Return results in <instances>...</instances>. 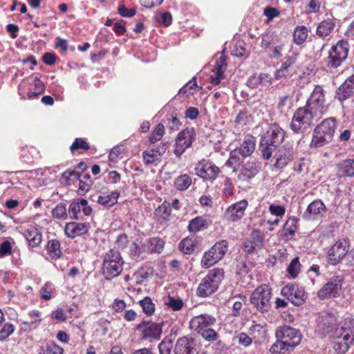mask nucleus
Returning <instances> with one entry per match:
<instances>
[{"label":"nucleus","mask_w":354,"mask_h":354,"mask_svg":"<svg viewBox=\"0 0 354 354\" xmlns=\"http://www.w3.org/2000/svg\"><path fill=\"white\" fill-rule=\"evenodd\" d=\"M227 242L222 241L214 244L209 250L210 253L218 259H222L227 250Z\"/></svg>","instance_id":"obj_42"},{"label":"nucleus","mask_w":354,"mask_h":354,"mask_svg":"<svg viewBox=\"0 0 354 354\" xmlns=\"http://www.w3.org/2000/svg\"><path fill=\"white\" fill-rule=\"evenodd\" d=\"M24 235L32 248L38 246L41 242V234L35 227L26 229Z\"/></svg>","instance_id":"obj_34"},{"label":"nucleus","mask_w":354,"mask_h":354,"mask_svg":"<svg viewBox=\"0 0 354 354\" xmlns=\"http://www.w3.org/2000/svg\"><path fill=\"white\" fill-rule=\"evenodd\" d=\"M260 169V163L258 161H248L241 169L239 178L242 180H248L253 178L259 171Z\"/></svg>","instance_id":"obj_25"},{"label":"nucleus","mask_w":354,"mask_h":354,"mask_svg":"<svg viewBox=\"0 0 354 354\" xmlns=\"http://www.w3.org/2000/svg\"><path fill=\"white\" fill-rule=\"evenodd\" d=\"M141 244H138L137 243H133L130 246V255L131 259L134 260H137L140 255L145 252L144 250H142L143 248V243H140Z\"/></svg>","instance_id":"obj_58"},{"label":"nucleus","mask_w":354,"mask_h":354,"mask_svg":"<svg viewBox=\"0 0 354 354\" xmlns=\"http://www.w3.org/2000/svg\"><path fill=\"white\" fill-rule=\"evenodd\" d=\"M195 140V131L194 128H187L180 131L176 139L174 153L180 156L189 148Z\"/></svg>","instance_id":"obj_15"},{"label":"nucleus","mask_w":354,"mask_h":354,"mask_svg":"<svg viewBox=\"0 0 354 354\" xmlns=\"http://www.w3.org/2000/svg\"><path fill=\"white\" fill-rule=\"evenodd\" d=\"M320 119L318 116H315L306 106L298 109L294 113L290 127L291 129L297 133H304L313 124L314 120Z\"/></svg>","instance_id":"obj_6"},{"label":"nucleus","mask_w":354,"mask_h":354,"mask_svg":"<svg viewBox=\"0 0 354 354\" xmlns=\"http://www.w3.org/2000/svg\"><path fill=\"white\" fill-rule=\"evenodd\" d=\"M171 203L168 201L158 206L155 211V217L160 223H165L169 221L171 215Z\"/></svg>","instance_id":"obj_33"},{"label":"nucleus","mask_w":354,"mask_h":354,"mask_svg":"<svg viewBox=\"0 0 354 354\" xmlns=\"http://www.w3.org/2000/svg\"><path fill=\"white\" fill-rule=\"evenodd\" d=\"M271 289L267 285L257 287L250 297L251 303L261 312L268 311L270 307Z\"/></svg>","instance_id":"obj_9"},{"label":"nucleus","mask_w":354,"mask_h":354,"mask_svg":"<svg viewBox=\"0 0 354 354\" xmlns=\"http://www.w3.org/2000/svg\"><path fill=\"white\" fill-rule=\"evenodd\" d=\"M54 218L64 220L68 216V213L65 205L60 204L54 208L52 211Z\"/></svg>","instance_id":"obj_55"},{"label":"nucleus","mask_w":354,"mask_h":354,"mask_svg":"<svg viewBox=\"0 0 354 354\" xmlns=\"http://www.w3.org/2000/svg\"><path fill=\"white\" fill-rule=\"evenodd\" d=\"M160 354H170L172 343L170 340L163 339L158 346Z\"/></svg>","instance_id":"obj_63"},{"label":"nucleus","mask_w":354,"mask_h":354,"mask_svg":"<svg viewBox=\"0 0 354 354\" xmlns=\"http://www.w3.org/2000/svg\"><path fill=\"white\" fill-rule=\"evenodd\" d=\"M301 264L299 261V258L295 257L292 259L287 268V272L292 277L295 278L300 271Z\"/></svg>","instance_id":"obj_54"},{"label":"nucleus","mask_w":354,"mask_h":354,"mask_svg":"<svg viewBox=\"0 0 354 354\" xmlns=\"http://www.w3.org/2000/svg\"><path fill=\"white\" fill-rule=\"evenodd\" d=\"M220 259L218 257L214 256L210 251L206 252L201 260V265L203 268H208L218 262Z\"/></svg>","instance_id":"obj_50"},{"label":"nucleus","mask_w":354,"mask_h":354,"mask_svg":"<svg viewBox=\"0 0 354 354\" xmlns=\"http://www.w3.org/2000/svg\"><path fill=\"white\" fill-rule=\"evenodd\" d=\"M79 149L87 150L89 149V145L85 140L81 138H76L73 145L71 146L70 149L72 152H73L75 150Z\"/></svg>","instance_id":"obj_61"},{"label":"nucleus","mask_w":354,"mask_h":354,"mask_svg":"<svg viewBox=\"0 0 354 354\" xmlns=\"http://www.w3.org/2000/svg\"><path fill=\"white\" fill-rule=\"evenodd\" d=\"M34 90H29L27 95L29 99L37 97L45 91V86L38 77L34 78Z\"/></svg>","instance_id":"obj_43"},{"label":"nucleus","mask_w":354,"mask_h":354,"mask_svg":"<svg viewBox=\"0 0 354 354\" xmlns=\"http://www.w3.org/2000/svg\"><path fill=\"white\" fill-rule=\"evenodd\" d=\"M80 177V174L79 172L71 169L64 171L62 175V179L64 180V182L67 184H69L71 180L79 179Z\"/></svg>","instance_id":"obj_59"},{"label":"nucleus","mask_w":354,"mask_h":354,"mask_svg":"<svg viewBox=\"0 0 354 354\" xmlns=\"http://www.w3.org/2000/svg\"><path fill=\"white\" fill-rule=\"evenodd\" d=\"M276 339H281L290 344L295 348L301 342V334L299 330L287 325H283L277 328L275 330Z\"/></svg>","instance_id":"obj_10"},{"label":"nucleus","mask_w":354,"mask_h":354,"mask_svg":"<svg viewBox=\"0 0 354 354\" xmlns=\"http://www.w3.org/2000/svg\"><path fill=\"white\" fill-rule=\"evenodd\" d=\"M337 124L335 118L331 117L324 120L314 129L310 147L317 148L330 142L333 138Z\"/></svg>","instance_id":"obj_3"},{"label":"nucleus","mask_w":354,"mask_h":354,"mask_svg":"<svg viewBox=\"0 0 354 354\" xmlns=\"http://www.w3.org/2000/svg\"><path fill=\"white\" fill-rule=\"evenodd\" d=\"M197 86L196 79L193 77L189 82L186 84L179 91L180 94H192V90Z\"/></svg>","instance_id":"obj_62"},{"label":"nucleus","mask_w":354,"mask_h":354,"mask_svg":"<svg viewBox=\"0 0 354 354\" xmlns=\"http://www.w3.org/2000/svg\"><path fill=\"white\" fill-rule=\"evenodd\" d=\"M227 63L223 55H221L219 59L216 62L214 69L212 70V74L210 75V81L212 84L218 85L221 80L223 79V73L225 70Z\"/></svg>","instance_id":"obj_27"},{"label":"nucleus","mask_w":354,"mask_h":354,"mask_svg":"<svg viewBox=\"0 0 354 354\" xmlns=\"http://www.w3.org/2000/svg\"><path fill=\"white\" fill-rule=\"evenodd\" d=\"M285 131L277 124H271L260 138L259 150L265 160H269L273 152L283 142Z\"/></svg>","instance_id":"obj_1"},{"label":"nucleus","mask_w":354,"mask_h":354,"mask_svg":"<svg viewBox=\"0 0 354 354\" xmlns=\"http://www.w3.org/2000/svg\"><path fill=\"white\" fill-rule=\"evenodd\" d=\"M349 241L347 239L337 241L328 252V261L335 266L338 264L349 250Z\"/></svg>","instance_id":"obj_13"},{"label":"nucleus","mask_w":354,"mask_h":354,"mask_svg":"<svg viewBox=\"0 0 354 354\" xmlns=\"http://www.w3.org/2000/svg\"><path fill=\"white\" fill-rule=\"evenodd\" d=\"M14 331V326L11 324L6 323L0 330V340H4Z\"/></svg>","instance_id":"obj_60"},{"label":"nucleus","mask_w":354,"mask_h":354,"mask_svg":"<svg viewBox=\"0 0 354 354\" xmlns=\"http://www.w3.org/2000/svg\"><path fill=\"white\" fill-rule=\"evenodd\" d=\"M297 55L288 57L286 60L282 63L281 67L276 71L274 77L277 80H281L287 77L291 73V67L297 60Z\"/></svg>","instance_id":"obj_32"},{"label":"nucleus","mask_w":354,"mask_h":354,"mask_svg":"<svg viewBox=\"0 0 354 354\" xmlns=\"http://www.w3.org/2000/svg\"><path fill=\"white\" fill-rule=\"evenodd\" d=\"M206 225V221L203 218L197 217L190 221L188 230L192 232H197L205 228Z\"/></svg>","instance_id":"obj_48"},{"label":"nucleus","mask_w":354,"mask_h":354,"mask_svg":"<svg viewBox=\"0 0 354 354\" xmlns=\"http://www.w3.org/2000/svg\"><path fill=\"white\" fill-rule=\"evenodd\" d=\"M89 228V223L71 222L66 225L64 232L68 237L73 239L86 234Z\"/></svg>","instance_id":"obj_19"},{"label":"nucleus","mask_w":354,"mask_h":354,"mask_svg":"<svg viewBox=\"0 0 354 354\" xmlns=\"http://www.w3.org/2000/svg\"><path fill=\"white\" fill-rule=\"evenodd\" d=\"M140 304L143 311L147 315H151L154 313L155 305L149 297H145L142 300L140 301Z\"/></svg>","instance_id":"obj_52"},{"label":"nucleus","mask_w":354,"mask_h":354,"mask_svg":"<svg viewBox=\"0 0 354 354\" xmlns=\"http://www.w3.org/2000/svg\"><path fill=\"white\" fill-rule=\"evenodd\" d=\"M277 41V37L273 33H266L263 35L261 46L263 48H268Z\"/></svg>","instance_id":"obj_56"},{"label":"nucleus","mask_w":354,"mask_h":354,"mask_svg":"<svg viewBox=\"0 0 354 354\" xmlns=\"http://www.w3.org/2000/svg\"><path fill=\"white\" fill-rule=\"evenodd\" d=\"M308 211L310 214H322L326 211L325 205L322 203V201H313L308 207Z\"/></svg>","instance_id":"obj_51"},{"label":"nucleus","mask_w":354,"mask_h":354,"mask_svg":"<svg viewBox=\"0 0 354 354\" xmlns=\"http://www.w3.org/2000/svg\"><path fill=\"white\" fill-rule=\"evenodd\" d=\"M354 342V319L346 318L335 330L334 349L337 354L345 353Z\"/></svg>","instance_id":"obj_2"},{"label":"nucleus","mask_w":354,"mask_h":354,"mask_svg":"<svg viewBox=\"0 0 354 354\" xmlns=\"http://www.w3.org/2000/svg\"><path fill=\"white\" fill-rule=\"evenodd\" d=\"M262 246L263 236L259 230L253 231L244 243V248L247 252H254L261 249Z\"/></svg>","instance_id":"obj_24"},{"label":"nucleus","mask_w":354,"mask_h":354,"mask_svg":"<svg viewBox=\"0 0 354 354\" xmlns=\"http://www.w3.org/2000/svg\"><path fill=\"white\" fill-rule=\"evenodd\" d=\"M195 248V241L189 237L184 239L179 244V249L185 254L192 253L194 251Z\"/></svg>","instance_id":"obj_44"},{"label":"nucleus","mask_w":354,"mask_h":354,"mask_svg":"<svg viewBox=\"0 0 354 354\" xmlns=\"http://www.w3.org/2000/svg\"><path fill=\"white\" fill-rule=\"evenodd\" d=\"M47 250L52 259H59L62 254L59 241L55 239L50 240L47 245Z\"/></svg>","instance_id":"obj_41"},{"label":"nucleus","mask_w":354,"mask_h":354,"mask_svg":"<svg viewBox=\"0 0 354 354\" xmlns=\"http://www.w3.org/2000/svg\"><path fill=\"white\" fill-rule=\"evenodd\" d=\"M294 349L290 344L283 342L281 339H277L271 346L270 352L272 354H289Z\"/></svg>","instance_id":"obj_36"},{"label":"nucleus","mask_w":354,"mask_h":354,"mask_svg":"<svg viewBox=\"0 0 354 354\" xmlns=\"http://www.w3.org/2000/svg\"><path fill=\"white\" fill-rule=\"evenodd\" d=\"M165 134V127L161 123L157 124L151 134L149 137V141L153 144L161 140Z\"/></svg>","instance_id":"obj_49"},{"label":"nucleus","mask_w":354,"mask_h":354,"mask_svg":"<svg viewBox=\"0 0 354 354\" xmlns=\"http://www.w3.org/2000/svg\"><path fill=\"white\" fill-rule=\"evenodd\" d=\"M165 304L175 311L180 310L183 306V302L180 299H176L171 296H169Z\"/></svg>","instance_id":"obj_57"},{"label":"nucleus","mask_w":354,"mask_h":354,"mask_svg":"<svg viewBox=\"0 0 354 354\" xmlns=\"http://www.w3.org/2000/svg\"><path fill=\"white\" fill-rule=\"evenodd\" d=\"M195 174L205 180L214 181L220 173L219 168L209 160L202 159L196 163Z\"/></svg>","instance_id":"obj_11"},{"label":"nucleus","mask_w":354,"mask_h":354,"mask_svg":"<svg viewBox=\"0 0 354 354\" xmlns=\"http://www.w3.org/2000/svg\"><path fill=\"white\" fill-rule=\"evenodd\" d=\"M297 223L298 219L296 217H290L280 232L281 237L286 241L291 239L297 229Z\"/></svg>","instance_id":"obj_30"},{"label":"nucleus","mask_w":354,"mask_h":354,"mask_svg":"<svg viewBox=\"0 0 354 354\" xmlns=\"http://www.w3.org/2000/svg\"><path fill=\"white\" fill-rule=\"evenodd\" d=\"M349 45L345 40L339 41L334 45L326 59L328 67L336 68L347 58Z\"/></svg>","instance_id":"obj_8"},{"label":"nucleus","mask_w":354,"mask_h":354,"mask_svg":"<svg viewBox=\"0 0 354 354\" xmlns=\"http://www.w3.org/2000/svg\"><path fill=\"white\" fill-rule=\"evenodd\" d=\"M291 104V96L288 95L281 96L277 104V109L281 113H283L290 108Z\"/></svg>","instance_id":"obj_53"},{"label":"nucleus","mask_w":354,"mask_h":354,"mask_svg":"<svg viewBox=\"0 0 354 354\" xmlns=\"http://www.w3.org/2000/svg\"><path fill=\"white\" fill-rule=\"evenodd\" d=\"M272 83V77L268 73L254 74L249 77L247 85L252 88H259L261 90L267 89Z\"/></svg>","instance_id":"obj_17"},{"label":"nucleus","mask_w":354,"mask_h":354,"mask_svg":"<svg viewBox=\"0 0 354 354\" xmlns=\"http://www.w3.org/2000/svg\"><path fill=\"white\" fill-rule=\"evenodd\" d=\"M165 245L164 241L159 237H153L146 239L143 242L142 250L149 253H160Z\"/></svg>","instance_id":"obj_31"},{"label":"nucleus","mask_w":354,"mask_h":354,"mask_svg":"<svg viewBox=\"0 0 354 354\" xmlns=\"http://www.w3.org/2000/svg\"><path fill=\"white\" fill-rule=\"evenodd\" d=\"M200 334L205 340L207 341L216 340L218 337V334L215 332V330L210 328L204 329Z\"/></svg>","instance_id":"obj_64"},{"label":"nucleus","mask_w":354,"mask_h":354,"mask_svg":"<svg viewBox=\"0 0 354 354\" xmlns=\"http://www.w3.org/2000/svg\"><path fill=\"white\" fill-rule=\"evenodd\" d=\"M256 147V138L252 136H246L239 148L235 149L239 151L242 158L250 156Z\"/></svg>","instance_id":"obj_29"},{"label":"nucleus","mask_w":354,"mask_h":354,"mask_svg":"<svg viewBox=\"0 0 354 354\" xmlns=\"http://www.w3.org/2000/svg\"><path fill=\"white\" fill-rule=\"evenodd\" d=\"M335 28V23L330 20H324L317 27L316 34L319 37L324 38L333 32Z\"/></svg>","instance_id":"obj_38"},{"label":"nucleus","mask_w":354,"mask_h":354,"mask_svg":"<svg viewBox=\"0 0 354 354\" xmlns=\"http://www.w3.org/2000/svg\"><path fill=\"white\" fill-rule=\"evenodd\" d=\"M292 151V149H281L278 151L275 155L276 162L274 166L278 168H283L291 160Z\"/></svg>","instance_id":"obj_35"},{"label":"nucleus","mask_w":354,"mask_h":354,"mask_svg":"<svg viewBox=\"0 0 354 354\" xmlns=\"http://www.w3.org/2000/svg\"><path fill=\"white\" fill-rule=\"evenodd\" d=\"M78 180L80 183L77 193L80 196H84L86 192H88L91 185L90 176L85 174L82 176V178H80Z\"/></svg>","instance_id":"obj_45"},{"label":"nucleus","mask_w":354,"mask_h":354,"mask_svg":"<svg viewBox=\"0 0 354 354\" xmlns=\"http://www.w3.org/2000/svg\"><path fill=\"white\" fill-rule=\"evenodd\" d=\"M70 212L74 218L78 219L91 213L92 209L88 206L87 201H74L70 205Z\"/></svg>","instance_id":"obj_21"},{"label":"nucleus","mask_w":354,"mask_h":354,"mask_svg":"<svg viewBox=\"0 0 354 354\" xmlns=\"http://www.w3.org/2000/svg\"><path fill=\"white\" fill-rule=\"evenodd\" d=\"M215 322L214 317L207 315H200L193 317L189 325L192 330L200 334L204 329H207Z\"/></svg>","instance_id":"obj_16"},{"label":"nucleus","mask_w":354,"mask_h":354,"mask_svg":"<svg viewBox=\"0 0 354 354\" xmlns=\"http://www.w3.org/2000/svg\"><path fill=\"white\" fill-rule=\"evenodd\" d=\"M123 260L116 250H110L104 257L102 274L106 279L111 280L122 271Z\"/></svg>","instance_id":"obj_5"},{"label":"nucleus","mask_w":354,"mask_h":354,"mask_svg":"<svg viewBox=\"0 0 354 354\" xmlns=\"http://www.w3.org/2000/svg\"><path fill=\"white\" fill-rule=\"evenodd\" d=\"M341 280L336 277L333 280L328 281L319 292L318 297L320 299L335 297L338 290L341 288Z\"/></svg>","instance_id":"obj_23"},{"label":"nucleus","mask_w":354,"mask_h":354,"mask_svg":"<svg viewBox=\"0 0 354 354\" xmlns=\"http://www.w3.org/2000/svg\"><path fill=\"white\" fill-rule=\"evenodd\" d=\"M200 346L196 340L191 336H183L178 338L175 344V354H198Z\"/></svg>","instance_id":"obj_14"},{"label":"nucleus","mask_w":354,"mask_h":354,"mask_svg":"<svg viewBox=\"0 0 354 354\" xmlns=\"http://www.w3.org/2000/svg\"><path fill=\"white\" fill-rule=\"evenodd\" d=\"M283 296L296 306H300L304 301V292L295 286H286L281 289Z\"/></svg>","instance_id":"obj_18"},{"label":"nucleus","mask_w":354,"mask_h":354,"mask_svg":"<svg viewBox=\"0 0 354 354\" xmlns=\"http://www.w3.org/2000/svg\"><path fill=\"white\" fill-rule=\"evenodd\" d=\"M223 279L224 271L222 268L211 270L200 283L197 289V295L206 297L213 294L216 291Z\"/></svg>","instance_id":"obj_4"},{"label":"nucleus","mask_w":354,"mask_h":354,"mask_svg":"<svg viewBox=\"0 0 354 354\" xmlns=\"http://www.w3.org/2000/svg\"><path fill=\"white\" fill-rule=\"evenodd\" d=\"M354 89V75L346 79L338 88L336 97L341 102L347 100L353 93Z\"/></svg>","instance_id":"obj_26"},{"label":"nucleus","mask_w":354,"mask_h":354,"mask_svg":"<svg viewBox=\"0 0 354 354\" xmlns=\"http://www.w3.org/2000/svg\"><path fill=\"white\" fill-rule=\"evenodd\" d=\"M167 149L166 145H162L156 149H150L142 153L143 161L146 165H156Z\"/></svg>","instance_id":"obj_20"},{"label":"nucleus","mask_w":354,"mask_h":354,"mask_svg":"<svg viewBox=\"0 0 354 354\" xmlns=\"http://www.w3.org/2000/svg\"><path fill=\"white\" fill-rule=\"evenodd\" d=\"M305 106L320 118L327 112L324 90L321 86H315Z\"/></svg>","instance_id":"obj_7"},{"label":"nucleus","mask_w":354,"mask_h":354,"mask_svg":"<svg viewBox=\"0 0 354 354\" xmlns=\"http://www.w3.org/2000/svg\"><path fill=\"white\" fill-rule=\"evenodd\" d=\"M308 35L307 28L305 26H299L294 30L293 41L297 45H301L305 42Z\"/></svg>","instance_id":"obj_40"},{"label":"nucleus","mask_w":354,"mask_h":354,"mask_svg":"<svg viewBox=\"0 0 354 354\" xmlns=\"http://www.w3.org/2000/svg\"><path fill=\"white\" fill-rule=\"evenodd\" d=\"M336 174L338 177H354V158H346L336 165Z\"/></svg>","instance_id":"obj_22"},{"label":"nucleus","mask_w":354,"mask_h":354,"mask_svg":"<svg viewBox=\"0 0 354 354\" xmlns=\"http://www.w3.org/2000/svg\"><path fill=\"white\" fill-rule=\"evenodd\" d=\"M192 183V178L187 174H183L178 176L174 182L176 187L179 190L187 189Z\"/></svg>","instance_id":"obj_46"},{"label":"nucleus","mask_w":354,"mask_h":354,"mask_svg":"<svg viewBox=\"0 0 354 354\" xmlns=\"http://www.w3.org/2000/svg\"><path fill=\"white\" fill-rule=\"evenodd\" d=\"M250 335L255 343H261L265 339L266 332L261 324H254L250 328Z\"/></svg>","instance_id":"obj_39"},{"label":"nucleus","mask_w":354,"mask_h":354,"mask_svg":"<svg viewBox=\"0 0 354 354\" xmlns=\"http://www.w3.org/2000/svg\"><path fill=\"white\" fill-rule=\"evenodd\" d=\"M336 324V319L334 316L330 314L323 315L319 321V328L322 333H328Z\"/></svg>","instance_id":"obj_37"},{"label":"nucleus","mask_w":354,"mask_h":354,"mask_svg":"<svg viewBox=\"0 0 354 354\" xmlns=\"http://www.w3.org/2000/svg\"><path fill=\"white\" fill-rule=\"evenodd\" d=\"M141 332V339L152 342L160 339L162 334V324L151 322H142L137 326Z\"/></svg>","instance_id":"obj_12"},{"label":"nucleus","mask_w":354,"mask_h":354,"mask_svg":"<svg viewBox=\"0 0 354 354\" xmlns=\"http://www.w3.org/2000/svg\"><path fill=\"white\" fill-rule=\"evenodd\" d=\"M241 154L237 150L234 149L230 152V157L226 162L228 167L234 168V171L241 165L242 159L240 157Z\"/></svg>","instance_id":"obj_47"},{"label":"nucleus","mask_w":354,"mask_h":354,"mask_svg":"<svg viewBox=\"0 0 354 354\" xmlns=\"http://www.w3.org/2000/svg\"><path fill=\"white\" fill-rule=\"evenodd\" d=\"M247 206V201H239L234 205L230 206L227 209L229 218L233 222L239 220L243 216L244 211Z\"/></svg>","instance_id":"obj_28"}]
</instances>
